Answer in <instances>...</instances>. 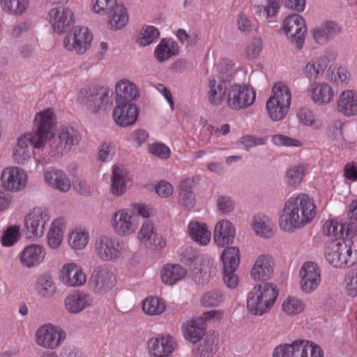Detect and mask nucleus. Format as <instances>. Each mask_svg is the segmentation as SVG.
<instances>
[{
  "mask_svg": "<svg viewBox=\"0 0 357 357\" xmlns=\"http://www.w3.org/2000/svg\"><path fill=\"white\" fill-rule=\"evenodd\" d=\"M55 116L51 108L38 112L34 118V131L21 136L13 149V156L47 155V142L52 134Z\"/></svg>",
  "mask_w": 357,
  "mask_h": 357,
  "instance_id": "nucleus-1",
  "label": "nucleus"
},
{
  "mask_svg": "<svg viewBox=\"0 0 357 357\" xmlns=\"http://www.w3.org/2000/svg\"><path fill=\"white\" fill-rule=\"evenodd\" d=\"M316 215L314 201L305 194L289 199L284 205L279 225L282 229L292 231L310 222Z\"/></svg>",
  "mask_w": 357,
  "mask_h": 357,
  "instance_id": "nucleus-2",
  "label": "nucleus"
},
{
  "mask_svg": "<svg viewBox=\"0 0 357 357\" xmlns=\"http://www.w3.org/2000/svg\"><path fill=\"white\" fill-rule=\"evenodd\" d=\"M278 296L276 285L269 282L255 285L248 296V310L254 315H262L271 309Z\"/></svg>",
  "mask_w": 357,
  "mask_h": 357,
  "instance_id": "nucleus-3",
  "label": "nucleus"
},
{
  "mask_svg": "<svg viewBox=\"0 0 357 357\" xmlns=\"http://www.w3.org/2000/svg\"><path fill=\"white\" fill-rule=\"evenodd\" d=\"M81 140L79 132L71 126H61L56 134L52 135L47 143V155L68 154L72 148L77 146Z\"/></svg>",
  "mask_w": 357,
  "mask_h": 357,
  "instance_id": "nucleus-4",
  "label": "nucleus"
},
{
  "mask_svg": "<svg viewBox=\"0 0 357 357\" xmlns=\"http://www.w3.org/2000/svg\"><path fill=\"white\" fill-rule=\"evenodd\" d=\"M273 96L266 102V109L270 118L275 121L282 120L289 112L291 95L288 86L281 82L273 87Z\"/></svg>",
  "mask_w": 357,
  "mask_h": 357,
  "instance_id": "nucleus-5",
  "label": "nucleus"
},
{
  "mask_svg": "<svg viewBox=\"0 0 357 357\" xmlns=\"http://www.w3.org/2000/svg\"><path fill=\"white\" fill-rule=\"evenodd\" d=\"M272 357H324L321 347L312 342L298 340L277 346Z\"/></svg>",
  "mask_w": 357,
  "mask_h": 357,
  "instance_id": "nucleus-6",
  "label": "nucleus"
},
{
  "mask_svg": "<svg viewBox=\"0 0 357 357\" xmlns=\"http://www.w3.org/2000/svg\"><path fill=\"white\" fill-rule=\"evenodd\" d=\"M350 244L344 241H331L325 248L324 255L327 261L334 267L344 268L354 264Z\"/></svg>",
  "mask_w": 357,
  "mask_h": 357,
  "instance_id": "nucleus-7",
  "label": "nucleus"
},
{
  "mask_svg": "<svg viewBox=\"0 0 357 357\" xmlns=\"http://www.w3.org/2000/svg\"><path fill=\"white\" fill-rule=\"evenodd\" d=\"M256 98L255 91L245 84H231L227 91L226 102L234 110L245 109L252 105Z\"/></svg>",
  "mask_w": 357,
  "mask_h": 357,
  "instance_id": "nucleus-8",
  "label": "nucleus"
},
{
  "mask_svg": "<svg viewBox=\"0 0 357 357\" xmlns=\"http://www.w3.org/2000/svg\"><path fill=\"white\" fill-rule=\"evenodd\" d=\"M80 93L84 97V104L93 114L98 113L101 109H106L110 102L109 98L112 95V90L107 86H90L82 89Z\"/></svg>",
  "mask_w": 357,
  "mask_h": 357,
  "instance_id": "nucleus-9",
  "label": "nucleus"
},
{
  "mask_svg": "<svg viewBox=\"0 0 357 357\" xmlns=\"http://www.w3.org/2000/svg\"><path fill=\"white\" fill-rule=\"evenodd\" d=\"M222 261V280L227 287L235 288L238 284V278L235 274L240 263V253L236 247L225 249L221 255Z\"/></svg>",
  "mask_w": 357,
  "mask_h": 357,
  "instance_id": "nucleus-10",
  "label": "nucleus"
},
{
  "mask_svg": "<svg viewBox=\"0 0 357 357\" xmlns=\"http://www.w3.org/2000/svg\"><path fill=\"white\" fill-rule=\"evenodd\" d=\"M283 29L289 41L297 50H301L307 32L305 19L298 14H291L284 19Z\"/></svg>",
  "mask_w": 357,
  "mask_h": 357,
  "instance_id": "nucleus-11",
  "label": "nucleus"
},
{
  "mask_svg": "<svg viewBox=\"0 0 357 357\" xmlns=\"http://www.w3.org/2000/svg\"><path fill=\"white\" fill-rule=\"evenodd\" d=\"M92 34L87 27L76 26L73 34H68L63 39V46L77 54H84L91 47Z\"/></svg>",
  "mask_w": 357,
  "mask_h": 357,
  "instance_id": "nucleus-12",
  "label": "nucleus"
},
{
  "mask_svg": "<svg viewBox=\"0 0 357 357\" xmlns=\"http://www.w3.org/2000/svg\"><path fill=\"white\" fill-rule=\"evenodd\" d=\"M50 220L47 210L35 208L24 218L27 238L40 237L44 233L45 224Z\"/></svg>",
  "mask_w": 357,
  "mask_h": 357,
  "instance_id": "nucleus-13",
  "label": "nucleus"
},
{
  "mask_svg": "<svg viewBox=\"0 0 357 357\" xmlns=\"http://www.w3.org/2000/svg\"><path fill=\"white\" fill-rule=\"evenodd\" d=\"M47 18L53 29L60 33L66 32L75 22L72 10L63 6H58L50 10Z\"/></svg>",
  "mask_w": 357,
  "mask_h": 357,
  "instance_id": "nucleus-14",
  "label": "nucleus"
},
{
  "mask_svg": "<svg viewBox=\"0 0 357 357\" xmlns=\"http://www.w3.org/2000/svg\"><path fill=\"white\" fill-rule=\"evenodd\" d=\"M36 343L45 348L54 349L66 337V333L59 328L49 324L43 325L36 333Z\"/></svg>",
  "mask_w": 357,
  "mask_h": 357,
  "instance_id": "nucleus-15",
  "label": "nucleus"
},
{
  "mask_svg": "<svg viewBox=\"0 0 357 357\" xmlns=\"http://www.w3.org/2000/svg\"><path fill=\"white\" fill-rule=\"evenodd\" d=\"M116 278L112 269L102 266L93 270L89 280V284L95 293L100 294L111 289L114 286Z\"/></svg>",
  "mask_w": 357,
  "mask_h": 357,
  "instance_id": "nucleus-16",
  "label": "nucleus"
},
{
  "mask_svg": "<svg viewBox=\"0 0 357 357\" xmlns=\"http://www.w3.org/2000/svg\"><path fill=\"white\" fill-rule=\"evenodd\" d=\"M301 288L305 293L316 289L321 281V270L313 261H307L302 266L300 272Z\"/></svg>",
  "mask_w": 357,
  "mask_h": 357,
  "instance_id": "nucleus-17",
  "label": "nucleus"
},
{
  "mask_svg": "<svg viewBox=\"0 0 357 357\" xmlns=\"http://www.w3.org/2000/svg\"><path fill=\"white\" fill-rule=\"evenodd\" d=\"M123 249V243L116 238L104 236L96 242V250L99 257L105 261L116 259L119 257Z\"/></svg>",
  "mask_w": 357,
  "mask_h": 357,
  "instance_id": "nucleus-18",
  "label": "nucleus"
},
{
  "mask_svg": "<svg viewBox=\"0 0 357 357\" xmlns=\"http://www.w3.org/2000/svg\"><path fill=\"white\" fill-rule=\"evenodd\" d=\"M1 186L4 187L8 191H19L25 187L26 176L20 167H8L1 173Z\"/></svg>",
  "mask_w": 357,
  "mask_h": 357,
  "instance_id": "nucleus-19",
  "label": "nucleus"
},
{
  "mask_svg": "<svg viewBox=\"0 0 357 357\" xmlns=\"http://www.w3.org/2000/svg\"><path fill=\"white\" fill-rule=\"evenodd\" d=\"M139 115V110L133 103L116 102L113 110V118L116 123L121 127L134 124Z\"/></svg>",
  "mask_w": 357,
  "mask_h": 357,
  "instance_id": "nucleus-20",
  "label": "nucleus"
},
{
  "mask_svg": "<svg viewBox=\"0 0 357 357\" xmlns=\"http://www.w3.org/2000/svg\"><path fill=\"white\" fill-rule=\"evenodd\" d=\"M112 223L115 232L121 236L133 233L137 228L135 218L127 209L116 211L114 214Z\"/></svg>",
  "mask_w": 357,
  "mask_h": 357,
  "instance_id": "nucleus-21",
  "label": "nucleus"
},
{
  "mask_svg": "<svg viewBox=\"0 0 357 357\" xmlns=\"http://www.w3.org/2000/svg\"><path fill=\"white\" fill-rule=\"evenodd\" d=\"M174 342L170 335H159L151 337L147 342V347L151 356L165 357L174 351Z\"/></svg>",
  "mask_w": 357,
  "mask_h": 357,
  "instance_id": "nucleus-22",
  "label": "nucleus"
},
{
  "mask_svg": "<svg viewBox=\"0 0 357 357\" xmlns=\"http://www.w3.org/2000/svg\"><path fill=\"white\" fill-rule=\"evenodd\" d=\"M231 84L224 82L220 78L211 76L208 80L207 98L209 102L213 105H220L225 98L227 90Z\"/></svg>",
  "mask_w": 357,
  "mask_h": 357,
  "instance_id": "nucleus-23",
  "label": "nucleus"
},
{
  "mask_svg": "<svg viewBox=\"0 0 357 357\" xmlns=\"http://www.w3.org/2000/svg\"><path fill=\"white\" fill-rule=\"evenodd\" d=\"M274 262L271 256L263 255L259 256L253 266L250 274L255 280L266 281L273 273Z\"/></svg>",
  "mask_w": 357,
  "mask_h": 357,
  "instance_id": "nucleus-24",
  "label": "nucleus"
},
{
  "mask_svg": "<svg viewBox=\"0 0 357 357\" xmlns=\"http://www.w3.org/2000/svg\"><path fill=\"white\" fill-rule=\"evenodd\" d=\"M60 278L63 284L70 287H79L86 282V275L82 268L75 264L64 265Z\"/></svg>",
  "mask_w": 357,
  "mask_h": 357,
  "instance_id": "nucleus-25",
  "label": "nucleus"
},
{
  "mask_svg": "<svg viewBox=\"0 0 357 357\" xmlns=\"http://www.w3.org/2000/svg\"><path fill=\"white\" fill-rule=\"evenodd\" d=\"M236 230L229 220H221L217 223L213 231V238L220 247L233 243Z\"/></svg>",
  "mask_w": 357,
  "mask_h": 357,
  "instance_id": "nucleus-26",
  "label": "nucleus"
},
{
  "mask_svg": "<svg viewBox=\"0 0 357 357\" xmlns=\"http://www.w3.org/2000/svg\"><path fill=\"white\" fill-rule=\"evenodd\" d=\"M45 251L43 246L31 244L24 248L20 255L21 264L27 268H32L40 264L44 259Z\"/></svg>",
  "mask_w": 357,
  "mask_h": 357,
  "instance_id": "nucleus-27",
  "label": "nucleus"
},
{
  "mask_svg": "<svg viewBox=\"0 0 357 357\" xmlns=\"http://www.w3.org/2000/svg\"><path fill=\"white\" fill-rule=\"evenodd\" d=\"M337 109L346 116L357 114V93L347 90L341 93L337 101Z\"/></svg>",
  "mask_w": 357,
  "mask_h": 357,
  "instance_id": "nucleus-28",
  "label": "nucleus"
},
{
  "mask_svg": "<svg viewBox=\"0 0 357 357\" xmlns=\"http://www.w3.org/2000/svg\"><path fill=\"white\" fill-rule=\"evenodd\" d=\"M116 102L131 103L139 96L137 86L128 79L120 80L116 87Z\"/></svg>",
  "mask_w": 357,
  "mask_h": 357,
  "instance_id": "nucleus-29",
  "label": "nucleus"
},
{
  "mask_svg": "<svg viewBox=\"0 0 357 357\" xmlns=\"http://www.w3.org/2000/svg\"><path fill=\"white\" fill-rule=\"evenodd\" d=\"M93 299L84 292H76L68 295L65 299L66 310L72 314H77L92 305Z\"/></svg>",
  "mask_w": 357,
  "mask_h": 357,
  "instance_id": "nucleus-30",
  "label": "nucleus"
},
{
  "mask_svg": "<svg viewBox=\"0 0 357 357\" xmlns=\"http://www.w3.org/2000/svg\"><path fill=\"white\" fill-rule=\"evenodd\" d=\"M341 32V29L333 21H326L319 26L313 29V37L315 41L321 45L326 44Z\"/></svg>",
  "mask_w": 357,
  "mask_h": 357,
  "instance_id": "nucleus-31",
  "label": "nucleus"
},
{
  "mask_svg": "<svg viewBox=\"0 0 357 357\" xmlns=\"http://www.w3.org/2000/svg\"><path fill=\"white\" fill-rule=\"evenodd\" d=\"M218 342L219 339L215 332H209L206 334L197 348L193 349V354L195 356L199 357H213V354L218 351Z\"/></svg>",
  "mask_w": 357,
  "mask_h": 357,
  "instance_id": "nucleus-32",
  "label": "nucleus"
},
{
  "mask_svg": "<svg viewBox=\"0 0 357 357\" xmlns=\"http://www.w3.org/2000/svg\"><path fill=\"white\" fill-rule=\"evenodd\" d=\"M179 52L177 43L172 38H162L157 45L154 56L160 62H164Z\"/></svg>",
  "mask_w": 357,
  "mask_h": 357,
  "instance_id": "nucleus-33",
  "label": "nucleus"
},
{
  "mask_svg": "<svg viewBox=\"0 0 357 357\" xmlns=\"http://www.w3.org/2000/svg\"><path fill=\"white\" fill-rule=\"evenodd\" d=\"M310 91L313 102L319 105L329 103L334 96L332 88L326 83L314 82L310 85Z\"/></svg>",
  "mask_w": 357,
  "mask_h": 357,
  "instance_id": "nucleus-34",
  "label": "nucleus"
},
{
  "mask_svg": "<svg viewBox=\"0 0 357 357\" xmlns=\"http://www.w3.org/2000/svg\"><path fill=\"white\" fill-rule=\"evenodd\" d=\"M128 171L123 167L114 166L112 171L111 192L120 196L126 190V179L128 176Z\"/></svg>",
  "mask_w": 357,
  "mask_h": 357,
  "instance_id": "nucleus-35",
  "label": "nucleus"
},
{
  "mask_svg": "<svg viewBox=\"0 0 357 357\" xmlns=\"http://www.w3.org/2000/svg\"><path fill=\"white\" fill-rule=\"evenodd\" d=\"M45 181L53 188L62 192L70 188V183L65 173L61 170H54L45 173Z\"/></svg>",
  "mask_w": 357,
  "mask_h": 357,
  "instance_id": "nucleus-36",
  "label": "nucleus"
},
{
  "mask_svg": "<svg viewBox=\"0 0 357 357\" xmlns=\"http://www.w3.org/2000/svg\"><path fill=\"white\" fill-rule=\"evenodd\" d=\"M108 25L110 29L119 30L124 27L128 22V15L123 4L117 6L112 12L107 13Z\"/></svg>",
  "mask_w": 357,
  "mask_h": 357,
  "instance_id": "nucleus-37",
  "label": "nucleus"
},
{
  "mask_svg": "<svg viewBox=\"0 0 357 357\" xmlns=\"http://www.w3.org/2000/svg\"><path fill=\"white\" fill-rule=\"evenodd\" d=\"M189 235L194 241L200 245H206L211 238V231L205 224L191 222L188 225Z\"/></svg>",
  "mask_w": 357,
  "mask_h": 357,
  "instance_id": "nucleus-38",
  "label": "nucleus"
},
{
  "mask_svg": "<svg viewBox=\"0 0 357 357\" xmlns=\"http://www.w3.org/2000/svg\"><path fill=\"white\" fill-rule=\"evenodd\" d=\"M185 274V270L178 264L166 265L161 273V279L164 283L173 285Z\"/></svg>",
  "mask_w": 357,
  "mask_h": 357,
  "instance_id": "nucleus-39",
  "label": "nucleus"
},
{
  "mask_svg": "<svg viewBox=\"0 0 357 357\" xmlns=\"http://www.w3.org/2000/svg\"><path fill=\"white\" fill-rule=\"evenodd\" d=\"M188 183H189V181L184 183H180L178 185V204L184 208L190 210L195 205L196 199L192 188L188 185Z\"/></svg>",
  "mask_w": 357,
  "mask_h": 357,
  "instance_id": "nucleus-40",
  "label": "nucleus"
},
{
  "mask_svg": "<svg viewBox=\"0 0 357 357\" xmlns=\"http://www.w3.org/2000/svg\"><path fill=\"white\" fill-rule=\"evenodd\" d=\"M185 337L189 341L196 343L205 337V327L202 319L192 321L186 326L184 333Z\"/></svg>",
  "mask_w": 357,
  "mask_h": 357,
  "instance_id": "nucleus-41",
  "label": "nucleus"
},
{
  "mask_svg": "<svg viewBox=\"0 0 357 357\" xmlns=\"http://www.w3.org/2000/svg\"><path fill=\"white\" fill-rule=\"evenodd\" d=\"M29 4V0H0L2 10L8 14L22 15Z\"/></svg>",
  "mask_w": 357,
  "mask_h": 357,
  "instance_id": "nucleus-42",
  "label": "nucleus"
},
{
  "mask_svg": "<svg viewBox=\"0 0 357 357\" xmlns=\"http://www.w3.org/2000/svg\"><path fill=\"white\" fill-rule=\"evenodd\" d=\"M345 225L339 223L335 220H327L323 225V232L325 236L334 237L336 241L342 239L343 241Z\"/></svg>",
  "mask_w": 357,
  "mask_h": 357,
  "instance_id": "nucleus-43",
  "label": "nucleus"
},
{
  "mask_svg": "<svg viewBox=\"0 0 357 357\" xmlns=\"http://www.w3.org/2000/svg\"><path fill=\"white\" fill-rule=\"evenodd\" d=\"M36 289L39 295L43 297H50L56 291V287L50 275H43L38 279Z\"/></svg>",
  "mask_w": 357,
  "mask_h": 357,
  "instance_id": "nucleus-44",
  "label": "nucleus"
},
{
  "mask_svg": "<svg viewBox=\"0 0 357 357\" xmlns=\"http://www.w3.org/2000/svg\"><path fill=\"white\" fill-rule=\"evenodd\" d=\"M165 303L158 297L147 298L142 303L143 311L149 315L160 314L165 311Z\"/></svg>",
  "mask_w": 357,
  "mask_h": 357,
  "instance_id": "nucleus-45",
  "label": "nucleus"
},
{
  "mask_svg": "<svg viewBox=\"0 0 357 357\" xmlns=\"http://www.w3.org/2000/svg\"><path fill=\"white\" fill-rule=\"evenodd\" d=\"M62 223L63 221L61 219H56L52 224V227L47 234V243L52 248H56L62 241Z\"/></svg>",
  "mask_w": 357,
  "mask_h": 357,
  "instance_id": "nucleus-46",
  "label": "nucleus"
},
{
  "mask_svg": "<svg viewBox=\"0 0 357 357\" xmlns=\"http://www.w3.org/2000/svg\"><path fill=\"white\" fill-rule=\"evenodd\" d=\"M217 68L218 74L213 76L231 84L234 75V69L231 61L227 59L221 60L218 63Z\"/></svg>",
  "mask_w": 357,
  "mask_h": 357,
  "instance_id": "nucleus-47",
  "label": "nucleus"
},
{
  "mask_svg": "<svg viewBox=\"0 0 357 357\" xmlns=\"http://www.w3.org/2000/svg\"><path fill=\"white\" fill-rule=\"evenodd\" d=\"M280 7V0H266L265 4L255 6L256 13L266 18L277 15Z\"/></svg>",
  "mask_w": 357,
  "mask_h": 357,
  "instance_id": "nucleus-48",
  "label": "nucleus"
},
{
  "mask_svg": "<svg viewBox=\"0 0 357 357\" xmlns=\"http://www.w3.org/2000/svg\"><path fill=\"white\" fill-rule=\"evenodd\" d=\"M305 305L301 300L291 296H288L282 304L284 312L289 315L301 313Z\"/></svg>",
  "mask_w": 357,
  "mask_h": 357,
  "instance_id": "nucleus-49",
  "label": "nucleus"
},
{
  "mask_svg": "<svg viewBox=\"0 0 357 357\" xmlns=\"http://www.w3.org/2000/svg\"><path fill=\"white\" fill-rule=\"evenodd\" d=\"M160 36L158 29L153 26H147L143 28L142 36L139 38L138 43L140 46L145 47L153 43Z\"/></svg>",
  "mask_w": 357,
  "mask_h": 357,
  "instance_id": "nucleus-50",
  "label": "nucleus"
},
{
  "mask_svg": "<svg viewBox=\"0 0 357 357\" xmlns=\"http://www.w3.org/2000/svg\"><path fill=\"white\" fill-rule=\"evenodd\" d=\"M305 167L303 165H294L287 171L286 178L289 185H295L301 183Z\"/></svg>",
  "mask_w": 357,
  "mask_h": 357,
  "instance_id": "nucleus-51",
  "label": "nucleus"
},
{
  "mask_svg": "<svg viewBox=\"0 0 357 357\" xmlns=\"http://www.w3.org/2000/svg\"><path fill=\"white\" fill-rule=\"evenodd\" d=\"M273 224L268 220L259 218V220L255 219L253 223V229L256 234L264 238H269L273 234Z\"/></svg>",
  "mask_w": 357,
  "mask_h": 357,
  "instance_id": "nucleus-52",
  "label": "nucleus"
},
{
  "mask_svg": "<svg viewBox=\"0 0 357 357\" xmlns=\"http://www.w3.org/2000/svg\"><path fill=\"white\" fill-rule=\"evenodd\" d=\"M223 301V294L220 290H211L205 293L201 302L205 307H215Z\"/></svg>",
  "mask_w": 357,
  "mask_h": 357,
  "instance_id": "nucleus-53",
  "label": "nucleus"
},
{
  "mask_svg": "<svg viewBox=\"0 0 357 357\" xmlns=\"http://www.w3.org/2000/svg\"><path fill=\"white\" fill-rule=\"evenodd\" d=\"M121 4L117 2V0H95L93 10L100 15H106Z\"/></svg>",
  "mask_w": 357,
  "mask_h": 357,
  "instance_id": "nucleus-54",
  "label": "nucleus"
},
{
  "mask_svg": "<svg viewBox=\"0 0 357 357\" xmlns=\"http://www.w3.org/2000/svg\"><path fill=\"white\" fill-rule=\"evenodd\" d=\"M20 237V227L18 226H10L4 231L1 236V243L3 246H12Z\"/></svg>",
  "mask_w": 357,
  "mask_h": 357,
  "instance_id": "nucleus-55",
  "label": "nucleus"
},
{
  "mask_svg": "<svg viewBox=\"0 0 357 357\" xmlns=\"http://www.w3.org/2000/svg\"><path fill=\"white\" fill-rule=\"evenodd\" d=\"M68 243L73 248L81 250L88 243V235L84 232H72L69 236Z\"/></svg>",
  "mask_w": 357,
  "mask_h": 357,
  "instance_id": "nucleus-56",
  "label": "nucleus"
},
{
  "mask_svg": "<svg viewBox=\"0 0 357 357\" xmlns=\"http://www.w3.org/2000/svg\"><path fill=\"white\" fill-rule=\"evenodd\" d=\"M347 294L352 297L357 296V270H351L347 275L346 279Z\"/></svg>",
  "mask_w": 357,
  "mask_h": 357,
  "instance_id": "nucleus-57",
  "label": "nucleus"
},
{
  "mask_svg": "<svg viewBox=\"0 0 357 357\" xmlns=\"http://www.w3.org/2000/svg\"><path fill=\"white\" fill-rule=\"evenodd\" d=\"M272 142L277 146H301L302 142L294 138L289 137L284 135H275L272 137Z\"/></svg>",
  "mask_w": 357,
  "mask_h": 357,
  "instance_id": "nucleus-58",
  "label": "nucleus"
},
{
  "mask_svg": "<svg viewBox=\"0 0 357 357\" xmlns=\"http://www.w3.org/2000/svg\"><path fill=\"white\" fill-rule=\"evenodd\" d=\"M149 153L155 156H169L170 149L162 142H154L148 146Z\"/></svg>",
  "mask_w": 357,
  "mask_h": 357,
  "instance_id": "nucleus-59",
  "label": "nucleus"
},
{
  "mask_svg": "<svg viewBox=\"0 0 357 357\" xmlns=\"http://www.w3.org/2000/svg\"><path fill=\"white\" fill-rule=\"evenodd\" d=\"M343 224L345 225L344 231H346L345 233L344 232L343 241L344 243H348V244H350V246L351 247V245L353 244L352 239L357 234V222L354 220H349V222H347Z\"/></svg>",
  "mask_w": 357,
  "mask_h": 357,
  "instance_id": "nucleus-60",
  "label": "nucleus"
},
{
  "mask_svg": "<svg viewBox=\"0 0 357 357\" xmlns=\"http://www.w3.org/2000/svg\"><path fill=\"white\" fill-rule=\"evenodd\" d=\"M217 206L218 210L225 214H227L234 209V202L229 197H219L217 199Z\"/></svg>",
  "mask_w": 357,
  "mask_h": 357,
  "instance_id": "nucleus-61",
  "label": "nucleus"
},
{
  "mask_svg": "<svg viewBox=\"0 0 357 357\" xmlns=\"http://www.w3.org/2000/svg\"><path fill=\"white\" fill-rule=\"evenodd\" d=\"M298 118L303 124L312 126L314 124V115L307 107H301L297 112Z\"/></svg>",
  "mask_w": 357,
  "mask_h": 357,
  "instance_id": "nucleus-62",
  "label": "nucleus"
},
{
  "mask_svg": "<svg viewBox=\"0 0 357 357\" xmlns=\"http://www.w3.org/2000/svg\"><path fill=\"white\" fill-rule=\"evenodd\" d=\"M156 193L161 197H168L173 192L172 185L165 181H160L155 188Z\"/></svg>",
  "mask_w": 357,
  "mask_h": 357,
  "instance_id": "nucleus-63",
  "label": "nucleus"
},
{
  "mask_svg": "<svg viewBox=\"0 0 357 357\" xmlns=\"http://www.w3.org/2000/svg\"><path fill=\"white\" fill-rule=\"evenodd\" d=\"M262 43L260 39L254 40L247 47L246 54L250 59L257 58L261 51Z\"/></svg>",
  "mask_w": 357,
  "mask_h": 357,
  "instance_id": "nucleus-64",
  "label": "nucleus"
}]
</instances>
